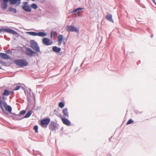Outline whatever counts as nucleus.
Segmentation results:
<instances>
[{
    "label": "nucleus",
    "instance_id": "nucleus-1",
    "mask_svg": "<svg viewBox=\"0 0 156 156\" xmlns=\"http://www.w3.org/2000/svg\"><path fill=\"white\" fill-rule=\"evenodd\" d=\"M0 106L3 112L6 114H8L7 111L9 113H11L12 108L11 107L7 105L6 102H4L1 99L0 96Z\"/></svg>",
    "mask_w": 156,
    "mask_h": 156
},
{
    "label": "nucleus",
    "instance_id": "nucleus-2",
    "mask_svg": "<svg viewBox=\"0 0 156 156\" xmlns=\"http://www.w3.org/2000/svg\"><path fill=\"white\" fill-rule=\"evenodd\" d=\"M30 46L33 50L37 52L40 51V48L37 42L34 40H31L30 41Z\"/></svg>",
    "mask_w": 156,
    "mask_h": 156
},
{
    "label": "nucleus",
    "instance_id": "nucleus-3",
    "mask_svg": "<svg viewBox=\"0 0 156 156\" xmlns=\"http://www.w3.org/2000/svg\"><path fill=\"white\" fill-rule=\"evenodd\" d=\"M14 62L17 66L20 67L26 66L28 64L27 61L24 59L15 60L14 61Z\"/></svg>",
    "mask_w": 156,
    "mask_h": 156
},
{
    "label": "nucleus",
    "instance_id": "nucleus-4",
    "mask_svg": "<svg viewBox=\"0 0 156 156\" xmlns=\"http://www.w3.org/2000/svg\"><path fill=\"white\" fill-rule=\"evenodd\" d=\"M3 31L5 32L12 34L14 35H16L17 34V33L15 30L9 28H3L2 29H0V33H1Z\"/></svg>",
    "mask_w": 156,
    "mask_h": 156
},
{
    "label": "nucleus",
    "instance_id": "nucleus-5",
    "mask_svg": "<svg viewBox=\"0 0 156 156\" xmlns=\"http://www.w3.org/2000/svg\"><path fill=\"white\" fill-rule=\"evenodd\" d=\"M50 119L47 118L42 120L40 122V125L43 127H46L50 122Z\"/></svg>",
    "mask_w": 156,
    "mask_h": 156
},
{
    "label": "nucleus",
    "instance_id": "nucleus-6",
    "mask_svg": "<svg viewBox=\"0 0 156 156\" xmlns=\"http://www.w3.org/2000/svg\"><path fill=\"white\" fill-rule=\"evenodd\" d=\"M66 29L67 31H74L78 33L79 31L77 28L72 26H68L66 27Z\"/></svg>",
    "mask_w": 156,
    "mask_h": 156
},
{
    "label": "nucleus",
    "instance_id": "nucleus-7",
    "mask_svg": "<svg viewBox=\"0 0 156 156\" xmlns=\"http://www.w3.org/2000/svg\"><path fill=\"white\" fill-rule=\"evenodd\" d=\"M43 44L46 46L51 45L53 44V41L48 38H44L42 40Z\"/></svg>",
    "mask_w": 156,
    "mask_h": 156
},
{
    "label": "nucleus",
    "instance_id": "nucleus-8",
    "mask_svg": "<svg viewBox=\"0 0 156 156\" xmlns=\"http://www.w3.org/2000/svg\"><path fill=\"white\" fill-rule=\"evenodd\" d=\"M25 53L27 55L30 56H33L35 54V52L30 48H27Z\"/></svg>",
    "mask_w": 156,
    "mask_h": 156
},
{
    "label": "nucleus",
    "instance_id": "nucleus-9",
    "mask_svg": "<svg viewBox=\"0 0 156 156\" xmlns=\"http://www.w3.org/2000/svg\"><path fill=\"white\" fill-rule=\"evenodd\" d=\"M0 57L5 59H11V57L5 53H0Z\"/></svg>",
    "mask_w": 156,
    "mask_h": 156
},
{
    "label": "nucleus",
    "instance_id": "nucleus-10",
    "mask_svg": "<svg viewBox=\"0 0 156 156\" xmlns=\"http://www.w3.org/2000/svg\"><path fill=\"white\" fill-rule=\"evenodd\" d=\"M61 120L63 123L64 124L68 126L70 125V121L67 119L62 118L61 119Z\"/></svg>",
    "mask_w": 156,
    "mask_h": 156
},
{
    "label": "nucleus",
    "instance_id": "nucleus-11",
    "mask_svg": "<svg viewBox=\"0 0 156 156\" xmlns=\"http://www.w3.org/2000/svg\"><path fill=\"white\" fill-rule=\"evenodd\" d=\"M13 93V91H9L7 90H5L3 92L2 95L3 96H8Z\"/></svg>",
    "mask_w": 156,
    "mask_h": 156
},
{
    "label": "nucleus",
    "instance_id": "nucleus-12",
    "mask_svg": "<svg viewBox=\"0 0 156 156\" xmlns=\"http://www.w3.org/2000/svg\"><path fill=\"white\" fill-rule=\"evenodd\" d=\"M63 36L62 35H59L57 37L58 41V45H60L61 44L62 41L63 40Z\"/></svg>",
    "mask_w": 156,
    "mask_h": 156
},
{
    "label": "nucleus",
    "instance_id": "nucleus-13",
    "mask_svg": "<svg viewBox=\"0 0 156 156\" xmlns=\"http://www.w3.org/2000/svg\"><path fill=\"white\" fill-rule=\"evenodd\" d=\"M22 8L26 11L30 12L31 11V9L30 7L27 5H24L23 6Z\"/></svg>",
    "mask_w": 156,
    "mask_h": 156
},
{
    "label": "nucleus",
    "instance_id": "nucleus-14",
    "mask_svg": "<svg viewBox=\"0 0 156 156\" xmlns=\"http://www.w3.org/2000/svg\"><path fill=\"white\" fill-rule=\"evenodd\" d=\"M62 113H63V115L66 117H69L68 112V109L67 108H65L63 109L62 111Z\"/></svg>",
    "mask_w": 156,
    "mask_h": 156
},
{
    "label": "nucleus",
    "instance_id": "nucleus-15",
    "mask_svg": "<svg viewBox=\"0 0 156 156\" xmlns=\"http://www.w3.org/2000/svg\"><path fill=\"white\" fill-rule=\"evenodd\" d=\"M7 2H3V3L1 5L2 9L4 10L6 9L7 7Z\"/></svg>",
    "mask_w": 156,
    "mask_h": 156
},
{
    "label": "nucleus",
    "instance_id": "nucleus-16",
    "mask_svg": "<svg viewBox=\"0 0 156 156\" xmlns=\"http://www.w3.org/2000/svg\"><path fill=\"white\" fill-rule=\"evenodd\" d=\"M52 50L53 51L56 52H59L61 49L59 48H58L56 46H54L52 48Z\"/></svg>",
    "mask_w": 156,
    "mask_h": 156
},
{
    "label": "nucleus",
    "instance_id": "nucleus-17",
    "mask_svg": "<svg viewBox=\"0 0 156 156\" xmlns=\"http://www.w3.org/2000/svg\"><path fill=\"white\" fill-rule=\"evenodd\" d=\"M47 35L46 33L42 32L37 33V36L39 37H44Z\"/></svg>",
    "mask_w": 156,
    "mask_h": 156
},
{
    "label": "nucleus",
    "instance_id": "nucleus-18",
    "mask_svg": "<svg viewBox=\"0 0 156 156\" xmlns=\"http://www.w3.org/2000/svg\"><path fill=\"white\" fill-rule=\"evenodd\" d=\"M112 16L111 15H107L106 16V19L108 21L113 22V20L112 18Z\"/></svg>",
    "mask_w": 156,
    "mask_h": 156
},
{
    "label": "nucleus",
    "instance_id": "nucleus-19",
    "mask_svg": "<svg viewBox=\"0 0 156 156\" xmlns=\"http://www.w3.org/2000/svg\"><path fill=\"white\" fill-rule=\"evenodd\" d=\"M50 126V129L52 130L54 129L56 127V126L54 123H51Z\"/></svg>",
    "mask_w": 156,
    "mask_h": 156
},
{
    "label": "nucleus",
    "instance_id": "nucleus-20",
    "mask_svg": "<svg viewBox=\"0 0 156 156\" xmlns=\"http://www.w3.org/2000/svg\"><path fill=\"white\" fill-rule=\"evenodd\" d=\"M27 33L33 36H37V33H36L34 32H27Z\"/></svg>",
    "mask_w": 156,
    "mask_h": 156
},
{
    "label": "nucleus",
    "instance_id": "nucleus-21",
    "mask_svg": "<svg viewBox=\"0 0 156 156\" xmlns=\"http://www.w3.org/2000/svg\"><path fill=\"white\" fill-rule=\"evenodd\" d=\"M83 9L82 8H79L75 10H74L73 12H77L78 13L80 12V11Z\"/></svg>",
    "mask_w": 156,
    "mask_h": 156
},
{
    "label": "nucleus",
    "instance_id": "nucleus-22",
    "mask_svg": "<svg viewBox=\"0 0 156 156\" xmlns=\"http://www.w3.org/2000/svg\"><path fill=\"white\" fill-rule=\"evenodd\" d=\"M31 114V112L29 111L25 116L24 118H27L29 117Z\"/></svg>",
    "mask_w": 156,
    "mask_h": 156
},
{
    "label": "nucleus",
    "instance_id": "nucleus-23",
    "mask_svg": "<svg viewBox=\"0 0 156 156\" xmlns=\"http://www.w3.org/2000/svg\"><path fill=\"white\" fill-rule=\"evenodd\" d=\"M58 106L60 108H62L64 107V104L62 102H60L59 103Z\"/></svg>",
    "mask_w": 156,
    "mask_h": 156
},
{
    "label": "nucleus",
    "instance_id": "nucleus-24",
    "mask_svg": "<svg viewBox=\"0 0 156 156\" xmlns=\"http://www.w3.org/2000/svg\"><path fill=\"white\" fill-rule=\"evenodd\" d=\"M30 6L31 8L35 9H36L37 8V5L34 3L32 4Z\"/></svg>",
    "mask_w": 156,
    "mask_h": 156
},
{
    "label": "nucleus",
    "instance_id": "nucleus-25",
    "mask_svg": "<svg viewBox=\"0 0 156 156\" xmlns=\"http://www.w3.org/2000/svg\"><path fill=\"white\" fill-rule=\"evenodd\" d=\"M133 121L131 119H129L127 122L126 125H128L133 123Z\"/></svg>",
    "mask_w": 156,
    "mask_h": 156
},
{
    "label": "nucleus",
    "instance_id": "nucleus-26",
    "mask_svg": "<svg viewBox=\"0 0 156 156\" xmlns=\"http://www.w3.org/2000/svg\"><path fill=\"white\" fill-rule=\"evenodd\" d=\"M38 127L37 126H35L34 127V129L35 130V132L36 133H38Z\"/></svg>",
    "mask_w": 156,
    "mask_h": 156
},
{
    "label": "nucleus",
    "instance_id": "nucleus-27",
    "mask_svg": "<svg viewBox=\"0 0 156 156\" xmlns=\"http://www.w3.org/2000/svg\"><path fill=\"white\" fill-rule=\"evenodd\" d=\"M20 87V86H16V87L14 89V90H19Z\"/></svg>",
    "mask_w": 156,
    "mask_h": 156
},
{
    "label": "nucleus",
    "instance_id": "nucleus-28",
    "mask_svg": "<svg viewBox=\"0 0 156 156\" xmlns=\"http://www.w3.org/2000/svg\"><path fill=\"white\" fill-rule=\"evenodd\" d=\"M56 34V33L55 32H52L51 33L50 37L51 38L52 37V36Z\"/></svg>",
    "mask_w": 156,
    "mask_h": 156
},
{
    "label": "nucleus",
    "instance_id": "nucleus-29",
    "mask_svg": "<svg viewBox=\"0 0 156 156\" xmlns=\"http://www.w3.org/2000/svg\"><path fill=\"white\" fill-rule=\"evenodd\" d=\"M26 113V111L25 110H22L20 112V114L21 115H24Z\"/></svg>",
    "mask_w": 156,
    "mask_h": 156
},
{
    "label": "nucleus",
    "instance_id": "nucleus-30",
    "mask_svg": "<svg viewBox=\"0 0 156 156\" xmlns=\"http://www.w3.org/2000/svg\"><path fill=\"white\" fill-rule=\"evenodd\" d=\"M12 10H14V12H16V10L14 9H13L12 8H10V9H9V10L11 11H12Z\"/></svg>",
    "mask_w": 156,
    "mask_h": 156
},
{
    "label": "nucleus",
    "instance_id": "nucleus-31",
    "mask_svg": "<svg viewBox=\"0 0 156 156\" xmlns=\"http://www.w3.org/2000/svg\"><path fill=\"white\" fill-rule=\"evenodd\" d=\"M153 2H155V0H152Z\"/></svg>",
    "mask_w": 156,
    "mask_h": 156
},
{
    "label": "nucleus",
    "instance_id": "nucleus-32",
    "mask_svg": "<svg viewBox=\"0 0 156 156\" xmlns=\"http://www.w3.org/2000/svg\"><path fill=\"white\" fill-rule=\"evenodd\" d=\"M153 37V36L151 35V37Z\"/></svg>",
    "mask_w": 156,
    "mask_h": 156
},
{
    "label": "nucleus",
    "instance_id": "nucleus-33",
    "mask_svg": "<svg viewBox=\"0 0 156 156\" xmlns=\"http://www.w3.org/2000/svg\"><path fill=\"white\" fill-rule=\"evenodd\" d=\"M3 98L4 99V97H3Z\"/></svg>",
    "mask_w": 156,
    "mask_h": 156
},
{
    "label": "nucleus",
    "instance_id": "nucleus-34",
    "mask_svg": "<svg viewBox=\"0 0 156 156\" xmlns=\"http://www.w3.org/2000/svg\"><path fill=\"white\" fill-rule=\"evenodd\" d=\"M1 69V66H0V69Z\"/></svg>",
    "mask_w": 156,
    "mask_h": 156
}]
</instances>
